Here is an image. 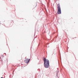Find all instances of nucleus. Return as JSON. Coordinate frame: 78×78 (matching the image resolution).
<instances>
[{
	"label": "nucleus",
	"instance_id": "1",
	"mask_svg": "<svg viewBox=\"0 0 78 78\" xmlns=\"http://www.w3.org/2000/svg\"><path fill=\"white\" fill-rule=\"evenodd\" d=\"M44 67L45 68H48L49 67V60L44 58Z\"/></svg>",
	"mask_w": 78,
	"mask_h": 78
},
{
	"label": "nucleus",
	"instance_id": "2",
	"mask_svg": "<svg viewBox=\"0 0 78 78\" xmlns=\"http://www.w3.org/2000/svg\"><path fill=\"white\" fill-rule=\"evenodd\" d=\"M57 6L58 8L57 13L58 14H61V7H60V4H58L57 5Z\"/></svg>",
	"mask_w": 78,
	"mask_h": 78
},
{
	"label": "nucleus",
	"instance_id": "3",
	"mask_svg": "<svg viewBox=\"0 0 78 78\" xmlns=\"http://www.w3.org/2000/svg\"><path fill=\"white\" fill-rule=\"evenodd\" d=\"M30 60V59L26 58V59L24 61V62L25 63H28V62H29Z\"/></svg>",
	"mask_w": 78,
	"mask_h": 78
},
{
	"label": "nucleus",
	"instance_id": "4",
	"mask_svg": "<svg viewBox=\"0 0 78 78\" xmlns=\"http://www.w3.org/2000/svg\"><path fill=\"white\" fill-rule=\"evenodd\" d=\"M36 5H35V7H36Z\"/></svg>",
	"mask_w": 78,
	"mask_h": 78
},
{
	"label": "nucleus",
	"instance_id": "5",
	"mask_svg": "<svg viewBox=\"0 0 78 78\" xmlns=\"http://www.w3.org/2000/svg\"><path fill=\"white\" fill-rule=\"evenodd\" d=\"M1 78H3V77H1Z\"/></svg>",
	"mask_w": 78,
	"mask_h": 78
}]
</instances>
